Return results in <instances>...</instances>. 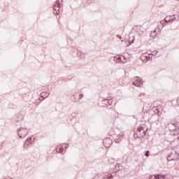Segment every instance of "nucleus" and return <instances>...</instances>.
<instances>
[{"instance_id":"obj_19","label":"nucleus","mask_w":179,"mask_h":179,"mask_svg":"<svg viewBox=\"0 0 179 179\" xmlns=\"http://www.w3.org/2000/svg\"><path fill=\"white\" fill-rule=\"evenodd\" d=\"M102 103H103V104H106V106H108V103H110V101H108V99H103V100L102 101Z\"/></svg>"},{"instance_id":"obj_27","label":"nucleus","mask_w":179,"mask_h":179,"mask_svg":"<svg viewBox=\"0 0 179 179\" xmlns=\"http://www.w3.org/2000/svg\"><path fill=\"white\" fill-rule=\"evenodd\" d=\"M36 106H38V104H40V103L36 102Z\"/></svg>"},{"instance_id":"obj_11","label":"nucleus","mask_w":179,"mask_h":179,"mask_svg":"<svg viewBox=\"0 0 179 179\" xmlns=\"http://www.w3.org/2000/svg\"><path fill=\"white\" fill-rule=\"evenodd\" d=\"M122 138H124V132L120 133V134L117 136V138H115V143H120L121 141L122 140Z\"/></svg>"},{"instance_id":"obj_3","label":"nucleus","mask_w":179,"mask_h":179,"mask_svg":"<svg viewBox=\"0 0 179 179\" xmlns=\"http://www.w3.org/2000/svg\"><path fill=\"white\" fill-rule=\"evenodd\" d=\"M18 136L20 138H26L29 135V130L25 127H20L18 131Z\"/></svg>"},{"instance_id":"obj_31","label":"nucleus","mask_w":179,"mask_h":179,"mask_svg":"<svg viewBox=\"0 0 179 179\" xmlns=\"http://www.w3.org/2000/svg\"><path fill=\"white\" fill-rule=\"evenodd\" d=\"M176 1H179V0H176Z\"/></svg>"},{"instance_id":"obj_24","label":"nucleus","mask_w":179,"mask_h":179,"mask_svg":"<svg viewBox=\"0 0 179 179\" xmlns=\"http://www.w3.org/2000/svg\"><path fill=\"white\" fill-rule=\"evenodd\" d=\"M113 174H110V175H108V176H107V178L108 179H111V178H113Z\"/></svg>"},{"instance_id":"obj_5","label":"nucleus","mask_w":179,"mask_h":179,"mask_svg":"<svg viewBox=\"0 0 179 179\" xmlns=\"http://www.w3.org/2000/svg\"><path fill=\"white\" fill-rule=\"evenodd\" d=\"M133 85L137 87H139L143 85V80L139 77H135L133 81Z\"/></svg>"},{"instance_id":"obj_18","label":"nucleus","mask_w":179,"mask_h":179,"mask_svg":"<svg viewBox=\"0 0 179 179\" xmlns=\"http://www.w3.org/2000/svg\"><path fill=\"white\" fill-rule=\"evenodd\" d=\"M120 56H116L113 58V61H115V62H117V64H120V59L118 58Z\"/></svg>"},{"instance_id":"obj_12","label":"nucleus","mask_w":179,"mask_h":179,"mask_svg":"<svg viewBox=\"0 0 179 179\" xmlns=\"http://www.w3.org/2000/svg\"><path fill=\"white\" fill-rule=\"evenodd\" d=\"M152 110L154 113H155V114L158 115V117H160L162 115V110L159 109V108L154 107Z\"/></svg>"},{"instance_id":"obj_29","label":"nucleus","mask_w":179,"mask_h":179,"mask_svg":"<svg viewBox=\"0 0 179 179\" xmlns=\"http://www.w3.org/2000/svg\"><path fill=\"white\" fill-rule=\"evenodd\" d=\"M120 38H121V36H120Z\"/></svg>"},{"instance_id":"obj_28","label":"nucleus","mask_w":179,"mask_h":179,"mask_svg":"<svg viewBox=\"0 0 179 179\" xmlns=\"http://www.w3.org/2000/svg\"><path fill=\"white\" fill-rule=\"evenodd\" d=\"M154 33H156V30L154 31Z\"/></svg>"},{"instance_id":"obj_20","label":"nucleus","mask_w":179,"mask_h":179,"mask_svg":"<svg viewBox=\"0 0 179 179\" xmlns=\"http://www.w3.org/2000/svg\"><path fill=\"white\" fill-rule=\"evenodd\" d=\"M160 23L162 25V27H164V26H166V20H162L160 22Z\"/></svg>"},{"instance_id":"obj_17","label":"nucleus","mask_w":179,"mask_h":179,"mask_svg":"<svg viewBox=\"0 0 179 179\" xmlns=\"http://www.w3.org/2000/svg\"><path fill=\"white\" fill-rule=\"evenodd\" d=\"M150 179H160L159 176L157 175H152L149 177Z\"/></svg>"},{"instance_id":"obj_10","label":"nucleus","mask_w":179,"mask_h":179,"mask_svg":"<svg viewBox=\"0 0 179 179\" xmlns=\"http://www.w3.org/2000/svg\"><path fill=\"white\" fill-rule=\"evenodd\" d=\"M31 142H33V138H29V139H27L24 143V148L27 149L29 145H31Z\"/></svg>"},{"instance_id":"obj_14","label":"nucleus","mask_w":179,"mask_h":179,"mask_svg":"<svg viewBox=\"0 0 179 179\" xmlns=\"http://www.w3.org/2000/svg\"><path fill=\"white\" fill-rule=\"evenodd\" d=\"M170 125H173V127H175V128H177V127H178V125H179V122L177 120H174L171 122V124H168V127H170Z\"/></svg>"},{"instance_id":"obj_7","label":"nucleus","mask_w":179,"mask_h":179,"mask_svg":"<svg viewBox=\"0 0 179 179\" xmlns=\"http://www.w3.org/2000/svg\"><path fill=\"white\" fill-rule=\"evenodd\" d=\"M105 148H110V145H113V141L110 138H106L103 142Z\"/></svg>"},{"instance_id":"obj_9","label":"nucleus","mask_w":179,"mask_h":179,"mask_svg":"<svg viewBox=\"0 0 179 179\" xmlns=\"http://www.w3.org/2000/svg\"><path fill=\"white\" fill-rule=\"evenodd\" d=\"M50 96V92L48 91H43L41 92V97H42L41 100H44V99H47Z\"/></svg>"},{"instance_id":"obj_23","label":"nucleus","mask_w":179,"mask_h":179,"mask_svg":"<svg viewBox=\"0 0 179 179\" xmlns=\"http://www.w3.org/2000/svg\"><path fill=\"white\" fill-rule=\"evenodd\" d=\"M149 153H150L149 150L146 151L145 154V157H149Z\"/></svg>"},{"instance_id":"obj_30","label":"nucleus","mask_w":179,"mask_h":179,"mask_svg":"<svg viewBox=\"0 0 179 179\" xmlns=\"http://www.w3.org/2000/svg\"><path fill=\"white\" fill-rule=\"evenodd\" d=\"M10 179H13V178H10Z\"/></svg>"},{"instance_id":"obj_15","label":"nucleus","mask_w":179,"mask_h":179,"mask_svg":"<svg viewBox=\"0 0 179 179\" xmlns=\"http://www.w3.org/2000/svg\"><path fill=\"white\" fill-rule=\"evenodd\" d=\"M74 97L76 99V100H80V99H82L83 97V94H76V95H74Z\"/></svg>"},{"instance_id":"obj_16","label":"nucleus","mask_w":179,"mask_h":179,"mask_svg":"<svg viewBox=\"0 0 179 179\" xmlns=\"http://www.w3.org/2000/svg\"><path fill=\"white\" fill-rule=\"evenodd\" d=\"M150 55L148 53H144L142 55V58H147V59H150Z\"/></svg>"},{"instance_id":"obj_8","label":"nucleus","mask_w":179,"mask_h":179,"mask_svg":"<svg viewBox=\"0 0 179 179\" xmlns=\"http://www.w3.org/2000/svg\"><path fill=\"white\" fill-rule=\"evenodd\" d=\"M164 20L166 23H170L171 22H173V20H176V17L173 15L166 16Z\"/></svg>"},{"instance_id":"obj_4","label":"nucleus","mask_w":179,"mask_h":179,"mask_svg":"<svg viewBox=\"0 0 179 179\" xmlns=\"http://www.w3.org/2000/svg\"><path fill=\"white\" fill-rule=\"evenodd\" d=\"M68 148H69V144H63L62 145H59L56 148V152H57V153H62V155H64V153H65V152L66 151V150L64 149H68Z\"/></svg>"},{"instance_id":"obj_6","label":"nucleus","mask_w":179,"mask_h":179,"mask_svg":"<svg viewBox=\"0 0 179 179\" xmlns=\"http://www.w3.org/2000/svg\"><path fill=\"white\" fill-rule=\"evenodd\" d=\"M59 0L56 1V3L53 6V13L54 15H59Z\"/></svg>"},{"instance_id":"obj_25","label":"nucleus","mask_w":179,"mask_h":179,"mask_svg":"<svg viewBox=\"0 0 179 179\" xmlns=\"http://www.w3.org/2000/svg\"><path fill=\"white\" fill-rule=\"evenodd\" d=\"M109 103H108V106H111L113 104V100H108Z\"/></svg>"},{"instance_id":"obj_2","label":"nucleus","mask_w":179,"mask_h":179,"mask_svg":"<svg viewBox=\"0 0 179 179\" xmlns=\"http://www.w3.org/2000/svg\"><path fill=\"white\" fill-rule=\"evenodd\" d=\"M173 160H175V162H178L179 160V153L177 151H172L171 155L167 157L168 162H172Z\"/></svg>"},{"instance_id":"obj_22","label":"nucleus","mask_w":179,"mask_h":179,"mask_svg":"<svg viewBox=\"0 0 179 179\" xmlns=\"http://www.w3.org/2000/svg\"><path fill=\"white\" fill-rule=\"evenodd\" d=\"M115 167H116V169H117V170H121V168H120V167H121V164H117Z\"/></svg>"},{"instance_id":"obj_1","label":"nucleus","mask_w":179,"mask_h":179,"mask_svg":"<svg viewBox=\"0 0 179 179\" xmlns=\"http://www.w3.org/2000/svg\"><path fill=\"white\" fill-rule=\"evenodd\" d=\"M146 131H148V129L145 130L142 127L137 129L134 134V139H141V138H143V136L146 135Z\"/></svg>"},{"instance_id":"obj_21","label":"nucleus","mask_w":179,"mask_h":179,"mask_svg":"<svg viewBox=\"0 0 179 179\" xmlns=\"http://www.w3.org/2000/svg\"><path fill=\"white\" fill-rule=\"evenodd\" d=\"M159 178L166 179V175L158 174Z\"/></svg>"},{"instance_id":"obj_26","label":"nucleus","mask_w":179,"mask_h":179,"mask_svg":"<svg viewBox=\"0 0 179 179\" xmlns=\"http://www.w3.org/2000/svg\"><path fill=\"white\" fill-rule=\"evenodd\" d=\"M151 55H155V56H157V52H153L152 54H151Z\"/></svg>"},{"instance_id":"obj_13","label":"nucleus","mask_w":179,"mask_h":179,"mask_svg":"<svg viewBox=\"0 0 179 179\" xmlns=\"http://www.w3.org/2000/svg\"><path fill=\"white\" fill-rule=\"evenodd\" d=\"M118 59H120L121 64H127V58L124 56H119Z\"/></svg>"}]
</instances>
